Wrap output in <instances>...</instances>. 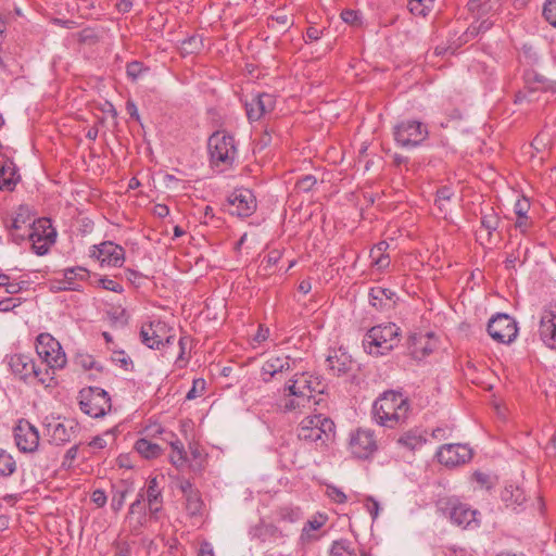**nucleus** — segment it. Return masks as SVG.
Wrapping results in <instances>:
<instances>
[{"mask_svg": "<svg viewBox=\"0 0 556 556\" xmlns=\"http://www.w3.org/2000/svg\"><path fill=\"white\" fill-rule=\"evenodd\" d=\"M409 413V403L401 392L386 391L372 405L375 421L387 428H394L405 421Z\"/></svg>", "mask_w": 556, "mask_h": 556, "instance_id": "f03ea898", "label": "nucleus"}, {"mask_svg": "<svg viewBox=\"0 0 556 556\" xmlns=\"http://www.w3.org/2000/svg\"><path fill=\"white\" fill-rule=\"evenodd\" d=\"M143 71L144 67L141 62L134 61L127 64L126 73L131 80H136Z\"/></svg>", "mask_w": 556, "mask_h": 556, "instance_id": "09e8293b", "label": "nucleus"}, {"mask_svg": "<svg viewBox=\"0 0 556 556\" xmlns=\"http://www.w3.org/2000/svg\"><path fill=\"white\" fill-rule=\"evenodd\" d=\"M542 15L551 26L556 27V0L544 2Z\"/></svg>", "mask_w": 556, "mask_h": 556, "instance_id": "ea45409f", "label": "nucleus"}, {"mask_svg": "<svg viewBox=\"0 0 556 556\" xmlns=\"http://www.w3.org/2000/svg\"><path fill=\"white\" fill-rule=\"evenodd\" d=\"M281 257V253L278 250L270 251L262 261V264H266L264 266L265 270H268L270 267L275 266Z\"/></svg>", "mask_w": 556, "mask_h": 556, "instance_id": "864d4df0", "label": "nucleus"}, {"mask_svg": "<svg viewBox=\"0 0 556 556\" xmlns=\"http://www.w3.org/2000/svg\"><path fill=\"white\" fill-rule=\"evenodd\" d=\"M329 369L336 376H342L350 372L353 369L354 362L350 355L341 350L334 352L333 355H329L327 358Z\"/></svg>", "mask_w": 556, "mask_h": 556, "instance_id": "a878e982", "label": "nucleus"}, {"mask_svg": "<svg viewBox=\"0 0 556 556\" xmlns=\"http://www.w3.org/2000/svg\"><path fill=\"white\" fill-rule=\"evenodd\" d=\"M80 409L93 418L104 416L111 409L108 392L98 387H90L80 392Z\"/></svg>", "mask_w": 556, "mask_h": 556, "instance_id": "1a4fd4ad", "label": "nucleus"}, {"mask_svg": "<svg viewBox=\"0 0 556 556\" xmlns=\"http://www.w3.org/2000/svg\"><path fill=\"white\" fill-rule=\"evenodd\" d=\"M126 111L127 113L129 114V116L136 121H140V116H139V113H138V109H137V105L135 104L134 101L131 100H128L126 102Z\"/></svg>", "mask_w": 556, "mask_h": 556, "instance_id": "338daca9", "label": "nucleus"}, {"mask_svg": "<svg viewBox=\"0 0 556 556\" xmlns=\"http://www.w3.org/2000/svg\"><path fill=\"white\" fill-rule=\"evenodd\" d=\"M90 256L96 257L102 266L121 267L125 261V250L112 241H104L92 247Z\"/></svg>", "mask_w": 556, "mask_h": 556, "instance_id": "dca6fc26", "label": "nucleus"}, {"mask_svg": "<svg viewBox=\"0 0 556 556\" xmlns=\"http://www.w3.org/2000/svg\"><path fill=\"white\" fill-rule=\"evenodd\" d=\"M480 223L481 228L486 231L485 241L486 243L491 244L493 233L496 232L500 227L501 217L492 206H486L481 210Z\"/></svg>", "mask_w": 556, "mask_h": 556, "instance_id": "bb28decb", "label": "nucleus"}, {"mask_svg": "<svg viewBox=\"0 0 556 556\" xmlns=\"http://www.w3.org/2000/svg\"><path fill=\"white\" fill-rule=\"evenodd\" d=\"M17 305H20L18 299H3L0 301V312L8 313L13 311Z\"/></svg>", "mask_w": 556, "mask_h": 556, "instance_id": "4d7b16f0", "label": "nucleus"}, {"mask_svg": "<svg viewBox=\"0 0 556 556\" xmlns=\"http://www.w3.org/2000/svg\"><path fill=\"white\" fill-rule=\"evenodd\" d=\"M433 3H426L424 0H408V9L415 15H426L432 8Z\"/></svg>", "mask_w": 556, "mask_h": 556, "instance_id": "79ce46f5", "label": "nucleus"}, {"mask_svg": "<svg viewBox=\"0 0 556 556\" xmlns=\"http://www.w3.org/2000/svg\"><path fill=\"white\" fill-rule=\"evenodd\" d=\"M20 180L14 162L0 152V189L12 191Z\"/></svg>", "mask_w": 556, "mask_h": 556, "instance_id": "b1692460", "label": "nucleus"}, {"mask_svg": "<svg viewBox=\"0 0 556 556\" xmlns=\"http://www.w3.org/2000/svg\"><path fill=\"white\" fill-rule=\"evenodd\" d=\"M517 324L507 314L498 313L488 324V333L498 343H510L517 337Z\"/></svg>", "mask_w": 556, "mask_h": 556, "instance_id": "f8f14e48", "label": "nucleus"}, {"mask_svg": "<svg viewBox=\"0 0 556 556\" xmlns=\"http://www.w3.org/2000/svg\"><path fill=\"white\" fill-rule=\"evenodd\" d=\"M112 359L116 364H119V366L125 370H128L129 367L132 365L131 359L123 351L114 353Z\"/></svg>", "mask_w": 556, "mask_h": 556, "instance_id": "5fc2aeb1", "label": "nucleus"}, {"mask_svg": "<svg viewBox=\"0 0 556 556\" xmlns=\"http://www.w3.org/2000/svg\"><path fill=\"white\" fill-rule=\"evenodd\" d=\"M529 252L530 250L528 247L522 248V244L519 243L516 250L507 254L504 262L505 268L509 270L516 269L517 263H526V261L528 260Z\"/></svg>", "mask_w": 556, "mask_h": 556, "instance_id": "f704fd0d", "label": "nucleus"}, {"mask_svg": "<svg viewBox=\"0 0 556 556\" xmlns=\"http://www.w3.org/2000/svg\"><path fill=\"white\" fill-rule=\"evenodd\" d=\"M275 108L274 96L263 92L254 96L245 103L247 115L250 121H258L263 115Z\"/></svg>", "mask_w": 556, "mask_h": 556, "instance_id": "4be33fe9", "label": "nucleus"}, {"mask_svg": "<svg viewBox=\"0 0 556 556\" xmlns=\"http://www.w3.org/2000/svg\"><path fill=\"white\" fill-rule=\"evenodd\" d=\"M426 439L422 437L421 432L417 429L408 430L404 432L399 439L397 444L401 446L414 451L424 445Z\"/></svg>", "mask_w": 556, "mask_h": 556, "instance_id": "7c9ffc66", "label": "nucleus"}, {"mask_svg": "<svg viewBox=\"0 0 556 556\" xmlns=\"http://www.w3.org/2000/svg\"><path fill=\"white\" fill-rule=\"evenodd\" d=\"M205 389V380L204 379H194L192 383V388L188 391L186 399L193 400L200 395H202Z\"/></svg>", "mask_w": 556, "mask_h": 556, "instance_id": "a18cd8bd", "label": "nucleus"}, {"mask_svg": "<svg viewBox=\"0 0 556 556\" xmlns=\"http://www.w3.org/2000/svg\"><path fill=\"white\" fill-rule=\"evenodd\" d=\"M327 495L338 504H343L346 502V495L334 485L327 486Z\"/></svg>", "mask_w": 556, "mask_h": 556, "instance_id": "3c124183", "label": "nucleus"}, {"mask_svg": "<svg viewBox=\"0 0 556 556\" xmlns=\"http://www.w3.org/2000/svg\"><path fill=\"white\" fill-rule=\"evenodd\" d=\"M36 351L50 368H63L66 365V355L60 342L49 333H40L37 337Z\"/></svg>", "mask_w": 556, "mask_h": 556, "instance_id": "9d476101", "label": "nucleus"}, {"mask_svg": "<svg viewBox=\"0 0 556 556\" xmlns=\"http://www.w3.org/2000/svg\"><path fill=\"white\" fill-rule=\"evenodd\" d=\"M539 334L546 346L556 350V307H545L542 311Z\"/></svg>", "mask_w": 556, "mask_h": 556, "instance_id": "412c9836", "label": "nucleus"}, {"mask_svg": "<svg viewBox=\"0 0 556 556\" xmlns=\"http://www.w3.org/2000/svg\"><path fill=\"white\" fill-rule=\"evenodd\" d=\"M72 433L73 428L71 427L68 429L64 424L58 422L55 425H49L50 438L56 445H62L66 442H70Z\"/></svg>", "mask_w": 556, "mask_h": 556, "instance_id": "473e14b6", "label": "nucleus"}, {"mask_svg": "<svg viewBox=\"0 0 556 556\" xmlns=\"http://www.w3.org/2000/svg\"><path fill=\"white\" fill-rule=\"evenodd\" d=\"M115 556H130V546L126 542H118L116 544Z\"/></svg>", "mask_w": 556, "mask_h": 556, "instance_id": "69168bd1", "label": "nucleus"}, {"mask_svg": "<svg viewBox=\"0 0 556 556\" xmlns=\"http://www.w3.org/2000/svg\"><path fill=\"white\" fill-rule=\"evenodd\" d=\"M99 285L105 289V290H109V291H113V292H116V293H122L123 292V286L121 283H118L117 281L113 280V279H110V278H101L99 280Z\"/></svg>", "mask_w": 556, "mask_h": 556, "instance_id": "603ef678", "label": "nucleus"}, {"mask_svg": "<svg viewBox=\"0 0 556 556\" xmlns=\"http://www.w3.org/2000/svg\"><path fill=\"white\" fill-rule=\"evenodd\" d=\"M438 506L442 514L448 517L450 520L458 527L466 529L479 526L477 519L479 513L471 509L467 504L462 503L456 497L441 498Z\"/></svg>", "mask_w": 556, "mask_h": 556, "instance_id": "423d86ee", "label": "nucleus"}, {"mask_svg": "<svg viewBox=\"0 0 556 556\" xmlns=\"http://www.w3.org/2000/svg\"><path fill=\"white\" fill-rule=\"evenodd\" d=\"M14 441L23 453H34L39 445V432L28 420L21 419L14 427Z\"/></svg>", "mask_w": 556, "mask_h": 556, "instance_id": "2eb2a0df", "label": "nucleus"}, {"mask_svg": "<svg viewBox=\"0 0 556 556\" xmlns=\"http://www.w3.org/2000/svg\"><path fill=\"white\" fill-rule=\"evenodd\" d=\"M529 210V202L526 199L518 200L515 204V213L518 217H526Z\"/></svg>", "mask_w": 556, "mask_h": 556, "instance_id": "bf43d9fd", "label": "nucleus"}, {"mask_svg": "<svg viewBox=\"0 0 556 556\" xmlns=\"http://www.w3.org/2000/svg\"><path fill=\"white\" fill-rule=\"evenodd\" d=\"M425 124L415 119L402 121L394 126L393 135L397 144L403 148H415L428 137Z\"/></svg>", "mask_w": 556, "mask_h": 556, "instance_id": "6e6552de", "label": "nucleus"}, {"mask_svg": "<svg viewBox=\"0 0 556 556\" xmlns=\"http://www.w3.org/2000/svg\"><path fill=\"white\" fill-rule=\"evenodd\" d=\"M203 38L200 35H192L181 41L180 51L184 55L199 53L203 48Z\"/></svg>", "mask_w": 556, "mask_h": 556, "instance_id": "e433bc0d", "label": "nucleus"}, {"mask_svg": "<svg viewBox=\"0 0 556 556\" xmlns=\"http://www.w3.org/2000/svg\"><path fill=\"white\" fill-rule=\"evenodd\" d=\"M211 163L214 167H230L237 156V147L231 135L224 130L215 131L207 141Z\"/></svg>", "mask_w": 556, "mask_h": 556, "instance_id": "20e7f679", "label": "nucleus"}, {"mask_svg": "<svg viewBox=\"0 0 556 556\" xmlns=\"http://www.w3.org/2000/svg\"><path fill=\"white\" fill-rule=\"evenodd\" d=\"M395 293L386 288L372 287L369 291V301L376 308H382L386 305V301H391Z\"/></svg>", "mask_w": 556, "mask_h": 556, "instance_id": "72a5a7b5", "label": "nucleus"}, {"mask_svg": "<svg viewBox=\"0 0 556 556\" xmlns=\"http://www.w3.org/2000/svg\"><path fill=\"white\" fill-rule=\"evenodd\" d=\"M144 501L143 494H139L138 498L129 507V516L138 515V525L142 526L146 522V514L143 510L142 502Z\"/></svg>", "mask_w": 556, "mask_h": 556, "instance_id": "a19ab883", "label": "nucleus"}, {"mask_svg": "<svg viewBox=\"0 0 556 556\" xmlns=\"http://www.w3.org/2000/svg\"><path fill=\"white\" fill-rule=\"evenodd\" d=\"M127 490H116L111 500V507L114 511L121 510L126 498Z\"/></svg>", "mask_w": 556, "mask_h": 556, "instance_id": "de8ad7c7", "label": "nucleus"}, {"mask_svg": "<svg viewBox=\"0 0 556 556\" xmlns=\"http://www.w3.org/2000/svg\"><path fill=\"white\" fill-rule=\"evenodd\" d=\"M168 434V438H166L165 440L169 442L170 446H172V451H177L178 448L179 450H184V444L181 443V441L176 438V435L172 432L167 433Z\"/></svg>", "mask_w": 556, "mask_h": 556, "instance_id": "774afa93", "label": "nucleus"}, {"mask_svg": "<svg viewBox=\"0 0 556 556\" xmlns=\"http://www.w3.org/2000/svg\"><path fill=\"white\" fill-rule=\"evenodd\" d=\"M91 500L98 507H103L106 503V494L103 490L97 489L92 492Z\"/></svg>", "mask_w": 556, "mask_h": 556, "instance_id": "13d9d810", "label": "nucleus"}, {"mask_svg": "<svg viewBox=\"0 0 556 556\" xmlns=\"http://www.w3.org/2000/svg\"><path fill=\"white\" fill-rule=\"evenodd\" d=\"M230 212L239 217L251 216L256 210V199L253 192L247 188L235 189L228 198Z\"/></svg>", "mask_w": 556, "mask_h": 556, "instance_id": "f3484780", "label": "nucleus"}, {"mask_svg": "<svg viewBox=\"0 0 556 556\" xmlns=\"http://www.w3.org/2000/svg\"><path fill=\"white\" fill-rule=\"evenodd\" d=\"M172 329L161 320H153L144 324L140 330V338L143 344L150 349L160 350L163 346V338Z\"/></svg>", "mask_w": 556, "mask_h": 556, "instance_id": "aec40b11", "label": "nucleus"}, {"mask_svg": "<svg viewBox=\"0 0 556 556\" xmlns=\"http://www.w3.org/2000/svg\"><path fill=\"white\" fill-rule=\"evenodd\" d=\"M26 238L31 242L33 251L41 256L47 254L50 247L55 242L56 231L50 219L38 218L31 224Z\"/></svg>", "mask_w": 556, "mask_h": 556, "instance_id": "0eeeda50", "label": "nucleus"}, {"mask_svg": "<svg viewBox=\"0 0 556 556\" xmlns=\"http://www.w3.org/2000/svg\"><path fill=\"white\" fill-rule=\"evenodd\" d=\"M445 556H472V554L466 548L450 546L445 549Z\"/></svg>", "mask_w": 556, "mask_h": 556, "instance_id": "052dcab7", "label": "nucleus"}, {"mask_svg": "<svg viewBox=\"0 0 556 556\" xmlns=\"http://www.w3.org/2000/svg\"><path fill=\"white\" fill-rule=\"evenodd\" d=\"M526 89L523 91H519L516 94V102H522L525 100L531 102L533 100V96L536 91H549L556 92V81L547 79L543 75L538 73H528L526 76Z\"/></svg>", "mask_w": 556, "mask_h": 556, "instance_id": "a211bd4d", "label": "nucleus"}, {"mask_svg": "<svg viewBox=\"0 0 556 556\" xmlns=\"http://www.w3.org/2000/svg\"><path fill=\"white\" fill-rule=\"evenodd\" d=\"M169 459H170V463L176 468H180V467L185 466V464L187 462V455H186L185 448L184 450L178 448L177 451H172V453L169 455Z\"/></svg>", "mask_w": 556, "mask_h": 556, "instance_id": "8fccbe9b", "label": "nucleus"}, {"mask_svg": "<svg viewBox=\"0 0 556 556\" xmlns=\"http://www.w3.org/2000/svg\"><path fill=\"white\" fill-rule=\"evenodd\" d=\"M329 556H358V554L351 541L341 539L332 543Z\"/></svg>", "mask_w": 556, "mask_h": 556, "instance_id": "c9c22d12", "label": "nucleus"}, {"mask_svg": "<svg viewBox=\"0 0 556 556\" xmlns=\"http://www.w3.org/2000/svg\"><path fill=\"white\" fill-rule=\"evenodd\" d=\"M325 384L319 377L309 375L307 372L294 374L283 386V395L292 397L286 400L283 407L286 410L291 412L300 407L309 406L312 400H315L316 394H323Z\"/></svg>", "mask_w": 556, "mask_h": 556, "instance_id": "f257e3e1", "label": "nucleus"}, {"mask_svg": "<svg viewBox=\"0 0 556 556\" xmlns=\"http://www.w3.org/2000/svg\"><path fill=\"white\" fill-rule=\"evenodd\" d=\"M334 422L323 415L305 417L298 429V438L306 442H320L321 444L333 439Z\"/></svg>", "mask_w": 556, "mask_h": 556, "instance_id": "39448f33", "label": "nucleus"}, {"mask_svg": "<svg viewBox=\"0 0 556 556\" xmlns=\"http://www.w3.org/2000/svg\"><path fill=\"white\" fill-rule=\"evenodd\" d=\"M296 361L288 355L270 356L262 366L263 381L269 382L277 374L294 368Z\"/></svg>", "mask_w": 556, "mask_h": 556, "instance_id": "5701e85b", "label": "nucleus"}, {"mask_svg": "<svg viewBox=\"0 0 556 556\" xmlns=\"http://www.w3.org/2000/svg\"><path fill=\"white\" fill-rule=\"evenodd\" d=\"M454 195V192L452 191L451 188L444 186L442 188H440L438 191H437V199H435V203L439 205V208L441 211H443V206H444V202L445 201H450L452 199V197Z\"/></svg>", "mask_w": 556, "mask_h": 556, "instance_id": "49530a36", "label": "nucleus"}, {"mask_svg": "<svg viewBox=\"0 0 556 556\" xmlns=\"http://www.w3.org/2000/svg\"><path fill=\"white\" fill-rule=\"evenodd\" d=\"M348 448L356 459H369L378 450L374 431L358 428L350 434Z\"/></svg>", "mask_w": 556, "mask_h": 556, "instance_id": "9b49d317", "label": "nucleus"}, {"mask_svg": "<svg viewBox=\"0 0 556 556\" xmlns=\"http://www.w3.org/2000/svg\"><path fill=\"white\" fill-rule=\"evenodd\" d=\"M372 263L380 269H383L389 266L390 260L389 256L384 253L376 254V257H370Z\"/></svg>", "mask_w": 556, "mask_h": 556, "instance_id": "680f3d73", "label": "nucleus"}, {"mask_svg": "<svg viewBox=\"0 0 556 556\" xmlns=\"http://www.w3.org/2000/svg\"><path fill=\"white\" fill-rule=\"evenodd\" d=\"M317 184V179L313 175H304L300 179H298L295 184V188L299 191L308 192L314 186Z\"/></svg>", "mask_w": 556, "mask_h": 556, "instance_id": "37998d69", "label": "nucleus"}, {"mask_svg": "<svg viewBox=\"0 0 556 556\" xmlns=\"http://www.w3.org/2000/svg\"><path fill=\"white\" fill-rule=\"evenodd\" d=\"M199 556H215L213 545L210 542H202L199 549Z\"/></svg>", "mask_w": 556, "mask_h": 556, "instance_id": "0e129e2a", "label": "nucleus"}, {"mask_svg": "<svg viewBox=\"0 0 556 556\" xmlns=\"http://www.w3.org/2000/svg\"><path fill=\"white\" fill-rule=\"evenodd\" d=\"M36 222L27 206H20L14 216L5 222V227L11 231L13 241L20 243L26 239V233L31 224Z\"/></svg>", "mask_w": 556, "mask_h": 556, "instance_id": "6ab92c4d", "label": "nucleus"}, {"mask_svg": "<svg viewBox=\"0 0 556 556\" xmlns=\"http://www.w3.org/2000/svg\"><path fill=\"white\" fill-rule=\"evenodd\" d=\"M327 520L328 517L323 514L315 515L312 519L307 520L302 529L301 541L307 543L317 540L318 536L313 532L319 530Z\"/></svg>", "mask_w": 556, "mask_h": 556, "instance_id": "cd10ccee", "label": "nucleus"}, {"mask_svg": "<svg viewBox=\"0 0 556 556\" xmlns=\"http://www.w3.org/2000/svg\"><path fill=\"white\" fill-rule=\"evenodd\" d=\"M79 364L85 368V369H92V368H97V369H100V367H97L96 365V362L93 359L92 356L90 355H83L79 357Z\"/></svg>", "mask_w": 556, "mask_h": 556, "instance_id": "e2e57ef3", "label": "nucleus"}, {"mask_svg": "<svg viewBox=\"0 0 556 556\" xmlns=\"http://www.w3.org/2000/svg\"><path fill=\"white\" fill-rule=\"evenodd\" d=\"M437 457L440 464L446 467H456L469 462L472 452L465 444L451 443L442 445L437 452Z\"/></svg>", "mask_w": 556, "mask_h": 556, "instance_id": "4468645a", "label": "nucleus"}, {"mask_svg": "<svg viewBox=\"0 0 556 556\" xmlns=\"http://www.w3.org/2000/svg\"><path fill=\"white\" fill-rule=\"evenodd\" d=\"M135 450L147 459L156 458L162 454L161 446L146 438H141L136 441Z\"/></svg>", "mask_w": 556, "mask_h": 556, "instance_id": "2f4dec72", "label": "nucleus"}, {"mask_svg": "<svg viewBox=\"0 0 556 556\" xmlns=\"http://www.w3.org/2000/svg\"><path fill=\"white\" fill-rule=\"evenodd\" d=\"M9 366L12 372L24 381H27L29 378H35L40 383L48 381V378L41 376V366L36 365L34 359L28 355H12L9 359Z\"/></svg>", "mask_w": 556, "mask_h": 556, "instance_id": "ddd939ff", "label": "nucleus"}, {"mask_svg": "<svg viewBox=\"0 0 556 556\" xmlns=\"http://www.w3.org/2000/svg\"><path fill=\"white\" fill-rule=\"evenodd\" d=\"M502 500L506 503V506L516 508L521 506L526 501V495L522 489L518 485L508 484L502 491Z\"/></svg>", "mask_w": 556, "mask_h": 556, "instance_id": "c85d7f7f", "label": "nucleus"}, {"mask_svg": "<svg viewBox=\"0 0 556 556\" xmlns=\"http://www.w3.org/2000/svg\"><path fill=\"white\" fill-rule=\"evenodd\" d=\"M341 18L349 25L359 26L362 24V15L358 11L346 9L341 13Z\"/></svg>", "mask_w": 556, "mask_h": 556, "instance_id": "c03bdc74", "label": "nucleus"}, {"mask_svg": "<svg viewBox=\"0 0 556 556\" xmlns=\"http://www.w3.org/2000/svg\"><path fill=\"white\" fill-rule=\"evenodd\" d=\"M400 343V327L393 323L371 327L363 339L366 353L382 356L390 353Z\"/></svg>", "mask_w": 556, "mask_h": 556, "instance_id": "7ed1b4c3", "label": "nucleus"}, {"mask_svg": "<svg viewBox=\"0 0 556 556\" xmlns=\"http://www.w3.org/2000/svg\"><path fill=\"white\" fill-rule=\"evenodd\" d=\"M162 491L163 490L160 486L157 477H153L148 480L146 496L150 516L154 519H157V514L162 510L163 507Z\"/></svg>", "mask_w": 556, "mask_h": 556, "instance_id": "393cba45", "label": "nucleus"}, {"mask_svg": "<svg viewBox=\"0 0 556 556\" xmlns=\"http://www.w3.org/2000/svg\"><path fill=\"white\" fill-rule=\"evenodd\" d=\"M186 509L191 516L200 515L202 511L203 502L201 500L199 491L185 496Z\"/></svg>", "mask_w": 556, "mask_h": 556, "instance_id": "58836bf2", "label": "nucleus"}, {"mask_svg": "<svg viewBox=\"0 0 556 556\" xmlns=\"http://www.w3.org/2000/svg\"><path fill=\"white\" fill-rule=\"evenodd\" d=\"M89 277V271L81 266L70 267L63 270V279L70 287H76L80 290L79 281L86 280Z\"/></svg>", "mask_w": 556, "mask_h": 556, "instance_id": "c756f323", "label": "nucleus"}, {"mask_svg": "<svg viewBox=\"0 0 556 556\" xmlns=\"http://www.w3.org/2000/svg\"><path fill=\"white\" fill-rule=\"evenodd\" d=\"M16 470V462L13 456L4 450H0V476L10 477Z\"/></svg>", "mask_w": 556, "mask_h": 556, "instance_id": "4c0bfd02", "label": "nucleus"}, {"mask_svg": "<svg viewBox=\"0 0 556 556\" xmlns=\"http://www.w3.org/2000/svg\"><path fill=\"white\" fill-rule=\"evenodd\" d=\"M50 290L53 292L59 291H71V290H77L76 287H70L65 283L64 279H54L50 281Z\"/></svg>", "mask_w": 556, "mask_h": 556, "instance_id": "6e6d98bb", "label": "nucleus"}]
</instances>
